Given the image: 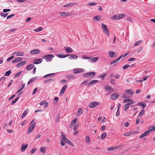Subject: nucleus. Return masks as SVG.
Masks as SVG:
<instances>
[{
    "mask_svg": "<svg viewBox=\"0 0 155 155\" xmlns=\"http://www.w3.org/2000/svg\"><path fill=\"white\" fill-rule=\"evenodd\" d=\"M17 30V29L16 28H13L11 29H10V31L11 32H12L13 31H16Z\"/></svg>",
    "mask_w": 155,
    "mask_h": 155,
    "instance_id": "338daca9",
    "label": "nucleus"
},
{
    "mask_svg": "<svg viewBox=\"0 0 155 155\" xmlns=\"http://www.w3.org/2000/svg\"><path fill=\"white\" fill-rule=\"evenodd\" d=\"M17 62L21 61L23 59L22 58L17 57L15 58Z\"/></svg>",
    "mask_w": 155,
    "mask_h": 155,
    "instance_id": "3c124183",
    "label": "nucleus"
},
{
    "mask_svg": "<svg viewBox=\"0 0 155 155\" xmlns=\"http://www.w3.org/2000/svg\"><path fill=\"white\" fill-rule=\"evenodd\" d=\"M67 56H69V58L70 59H76L78 58L77 55L73 54H67Z\"/></svg>",
    "mask_w": 155,
    "mask_h": 155,
    "instance_id": "1a4fd4ad",
    "label": "nucleus"
},
{
    "mask_svg": "<svg viewBox=\"0 0 155 155\" xmlns=\"http://www.w3.org/2000/svg\"><path fill=\"white\" fill-rule=\"evenodd\" d=\"M106 74L105 73H103L100 74L98 76V77L101 78L102 80H103L104 78L106 76Z\"/></svg>",
    "mask_w": 155,
    "mask_h": 155,
    "instance_id": "2f4dec72",
    "label": "nucleus"
},
{
    "mask_svg": "<svg viewBox=\"0 0 155 155\" xmlns=\"http://www.w3.org/2000/svg\"><path fill=\"white\" fill-rule=\"evenodd\" d=\"M108 54L110 57L115 58L117 56L118 54L117 52L110 51L108 52Z\"/></svg>",
    "mask_w": 155,
    "mask_h": 155,
    "instance_id": "39448f33",
    "label": "nucleus"
},
{
    "mask_svg": "<svg viewBox=\"0 0 155 155\" xmlns=\"http://www.w3.org/2000/svg\"><path fill=\"white\" fill-rule=\"evenodd\" d=\"M27 144H25L23 143L21 145V150L22 152L24 151L28 147Z\"/></svg>",
    "mask_w": 155,
    "mask_h": 155,
    "instance_id": "9d476101",
    "label": "nucleus"
},
{
    "mask_svg": "<svg viewBox=\"0 0 155 155\" xmlns=\"http://www.w3.org/2000/svg\"><path fill=\"white\" fill-rule=\"evenodd\" d=\"M35 67V65L33 64H31L29 65L28 66L26 67V69L28 71L31 70V69Z\"/></svg>",
    "mask_w": 155,
    "mask_h": 155,
    "instance_id": "412c9836",
    "label": "nucleus"
},
{
    "mask_svg": "<svg viewBox=\"0 0 155 155\" xmlns=\"http://www.w3.org/2000/svg\"><path fill=\"white\" fill-rule=\"evenodd\" d=\"M40 52V50L38 49H34L31 51L30 53L31 54H37Z\"/></svg>",
    "mask_w": 155,
    "mask_h": 155,
    "instance_id": "dca6fc26",
    "label": "nucleus"
},
{
    "mask_svg": "<svg viewBox=\"0 0 155 155\" xmlns=\"http://www.w3.org/2000/svg\"><path fill=\"white\" fill-rule=\"evenodd\" d=\"M11 73V71L10 70H9V71L5 72V75L6 76H9Z\"/></svg>",
    "mask_w": 155,
    "mask_h": 155,
    "instance_id": "c03bdc74",
    "label": "nucleus"
},
{
    "mask_svg": "<svg viewBox=\"0 0 155 155\" xmlns=\"http://www.w3.org/2000/svg\"><path fill=\"white\" fill-rule=\"evenodd\" d=\"M67 143H68L70 145L74 147V145L73 143H72L69 140H68V142H67Z\"/></svg>",
    "mask_w": 155,
    "mask_h": 155,
    "instance_id": "4d7b16f0",
    "label": "nucleus"
},
{
    "mask_svg": "<svg viewBox=\"0 0 155 155\" xmlns=\"http://www.w3.org/2000/svg\"><path fill=\"white\" fill-rule=\"evenodd\" d=\"M26 61H24L21 62L17 65V66L18 68L20 67L25 64H26Z\"/></svg>",
    "mask_w": 155,
    "mask_h": 155,
    "instance_id": "a211bd4d",
    "label": "nucleus"
},
{
    "mask_svg": "<svg viewBox=\"0 0 155 155\" xmlns=\"http://www.w3.org/2000/svg\"><path fill=\"white\" fill-rule=\"evenodd\" d=\"M64 49L66 51V52L67 53H71L73 51V50L70 47H64Z\"/></svg>",
    "mask_w": 155,
    "mask_h": 155,
    "instance_id": "2eb2a0df",
    "label": "nucleus"
},
{
    "mask_svg": "<svg viewBox=\"0 0 155 155\" xmlns=\"http://www.w3.org/2000/svg\"><path fill=\"white\" fill-rule=\"evenodd\" d=\"M144 113V110H142L140 112V113L139 114V115L138 117L142 116Z\"/></svg>",
    "mask_w": 155,
    "mask_h": 155,
    "instance_id": "de8ad7c7",
    "label": "nucleus"
},
{
    "mask_svg": "<svg viewBox=\"0 0 155 155\" xmlns=\"http://www.w3.org/2000/svg\"><path fill=\"white\" fill-rule=\"evenodd\" d=\"M142 42V40L139 41H137L135 44L134 45L135 46H137L139 45L140 43H141Z\"/></svg>",
    "mask_w": 155,
    "mask_h": 155,
    "instance_id": "a18cd8bd",
    "label": "nucleus"
},
{
    "mask_svg": "<svg viewBox=\"0 0 155 155\" xmlns=\"http://www.w3.org/2000/svg\"><path fill=\"white\" fill-rule=\"evenodd\" d=\"M91 58V57H87L85 55H83L82 56V58L84 59H90Z\"/></svg>",
    "mask_w": 155,
    "mask_h": 155,
    "instance_id": "8fccbe9b",
    "label": "nucleus"
},
{
    "mask_svg": "<svg viewBox=\"0 0 155 155\" xmlns=\"http://www.w3.org/2000/svg\"><path fill=\"white\" fill-rule=\"evenodd\" d=\"M101 25L103 32L107 35H109L110 32L108 29L107 28V26L103 23H102Z\"/></svg>",
    "mask_w": 155,
    "mask_h": 155,
    "instance_id": "f03ea898",
    "label": "nucleus"
},
{
    "mask_svg": "<svg viewBox=\"0 0 155 155\" xmlns=\"http://www.w3.org/2000/svg\"><path fill=\"white\" fill-rule=\"evenodd\" d=\"M123 97L124 98H129V96L127 93H125L123 94Z\"/></svg>",
    "mask_w": 155,
    "mask_h": 155,
    "instance_id": "37998d69",
    "label": "nucleus"
},
{
    "mask_svg": "<svg viewBox=\"0 0 155 155\" xmlns=\"http://www.w3.org/2000/svg\"><path fill=\"white\" fill-rule=\"evenodd\" d=\"M129 107L128 106V105H127L126 104H125L124 107V110L126 111L128 109Z\"/></svg>",
    "mask_w": 155,
    "mask_h": 155,
    "instance_id": "bf43d9fd",
    "label": "nucleus"
},
{
    "mask_svg": "<svg viewBox=\"0 0 155 155\" xmlns=\"http://www.w3.org/2000/svg\"><path fill=\"white\" fill-rule=\"evenodd\" d=\"M138 105L141 106L143 108H144L146 106V105L145 103L141 102L139 103L138 104Z\"/></svg>",
    "mask_w": 155,
    "mask_h": 155,
    "instance_id": "f704fd0d",
    "label": "nucleus"
},
{
    "mask_svg": "<svg viewBox=\"0 0 155 155\" xmlns=\"http://www.w3.org/2000/svg\"><path fill=\"white\" fill-rule=\"evenodd\" d=\"M119 19L121 18H124L125 16V14H119L118 15Z\"/></svg>",
    "mask_w": 155,
    "mask_h": 155,
    "instance_id": "58836bf2",
    "label": "nucleus"
},
{
    "mask_svg": "<svg viewBox=\"0 0 155 155\" xmlns=\"http://www.w3.org/2000/svg\"><path fill=\"white\" fill-rule=\"evenodd\" d=\"M129 102L131 103V104H132L134 103V101L133 100L131 99H124L123 101V102L124 103Z\"/></svg>",
    "mask_w": 155,
    "mask_h": 155,
    "instance_id": "f3484780",
    "label": "nucleus"
},
{
    "mask_svg": "<svg viewBox=\"0 0 155 155\" xmlns=\"http://www.w3.org/2000/svg\"><path fill=\"white\" fill-rule=\"evenodd\" d=\"M107 136V133L106 132H104L102 135L101 138L102 139H104Z\"/></svg>",
    "mask_w": 155,
    "mask_h": 155,
    "instance_id": "79ce46f5",
    "label": "nucleus"
},
{
    "mask_svg": "<svg viewBox=\"0 0 155 155\" xmlns=\"http://www.w3.org/2000/svg\"><path fill=\"white\" fill-rule=\"evenodd\" d=\"M111 83L114 84H115V80L114 79H112L111 80Z\"/></svg>",
    "mask_w": 155,
    "mask_h": 155,
    "instance_id": "13d9d810",
    "label": "nucleus"
},
{
    "mask_svg": "<svg viewBox=\"0 0 155 155\" xmlns=\"http://www.w3.org/2000/svg\"><path fill=\"white\" fill-rule=\"evenodd\" d=\"M119 97V95L117 93H114L111 95L110 99L114 100L117 98Z\"/></svg>",
    "mask_w": 155,
    "mask_h": 155,
    "instance_id": "0eeeda50",
    "label": "nucleus"
},
{
    "mask_svg": "<svg viewBox=\"0 0 155 155\" xmlns=\"http://www.w3.org/2000/svg\"><path fill=\"white\" fill-rule=\"evenodd\" d=\"M54 74V73H51V74H46V75H45L44 76V78H46L47 77H48L50 76H51L52 75Z\"/></svg>",
    "mask_w": 155,
    "mask_h": 155,
    "instance_id": "5fc2aeb1",
    "label": "nucleus"
},
{
    "mask_svg": "<svg viewBox=\"0 0 155 155\" xmlns=\"http://www.w3.org/2000/svg\"><path fill=\"white\" fill-rule=\"evenodd\" d=\"M149 131L147 130L139 136L140 138H142L143 137L149 134Z\"/></svg>",
    "mask_w": 155,
    "mask_h": 155,
    "instance_id": "9b49d317",
    "label": "nucleus"
},
{
    "mask_svg": "<svg viewBox=\"0 0 155 155\" xmlns=\"http://www.w3.org/2000/svg\"><path fill=\"white\" fill-rule=\"evenodd\" d=\"M69 13L66 12H62L60 13V15L61 16H68L69 14Z\"/></svg>",
    "mask_w": 155,
    "mask_h": 155,
    "instance_id": "393cba45",
    "label": "nucleus"
},
{
    "mask_svg": "<svg viewBox=\"0 0 155 155\" xmlns=\"http://www.w3.org/2000/svg\"><path fill=\"white\" fill-rule=\"evenodd\" d=\"M130 65L128 64H126L123 67V69H125L127 68H128L129 67Z\"/></svg>",
    "mask_w": 155,
    "mask_h": 155,
    "instance_id": "864d4df0",
    "label": "nucleus"
},
{
    "mask_svg": "<svg viewBox=\"0 0 155 155\" xmlns=\"http://www.w3.org/2000/svg\"><path fill=\"white\" fill-rule=\"evenodd\" d=\"M42 61V59L41 58H39L37 59H36L34 61L33 63L35 64H39Z\"/></svg>",
    "mask_w": 155,
    "mask_h": 155,
    "instance_id": "4468645a",
    "label": "nucleus"
},
{
    "mask_svg": "<svg viewBox=\"0 0 155 155\" xmlns=\"http://www.w3.org/2000/svg\"><path fill=\"white\" fill-rule=\"evenodd\" d=\"M68 78L69 79H73L75 78L72 75H69L68 76Z\"/></svg>",
    "mask_w": 155,
    "mask_h": 155,
    "instance_id": "e2e57ef3",
    "label": "nucleus"
},
{
    "mask_svg": "<svg viewBox=\"0 0 155 155\" xmlns=\"http://www.w3.org/2000/svg\"><path fill=\"white\" fill-rule=\"evenodd\" d=\"M83 113V110L81 108H80L78 109L77 115L78 116L81 115Z\"/></svg>",
    "mask_w": 155,
    "mask_h": 155,
    "instance_id": "c756f323",
    "label": "nucleus"
},
{
    "mask_svg": "<svg viewBox=\"0 0 155 155\" xmlns=\"http://www.w3.org/2000/svg\"><path fill=\"white\" fill-rule=\"evenodd\" d=\"M75 5V3H70L68 4H66L65 5H63V7H68L71 6L73 5Z\"/></svg>",
    "mask_w": 155,
    "mask_h": 155,
    "instance_id": "473e14b6",
    "label": "nucleus"
},
{
    "mask_svg": "<svg viewBox=\"0 0 155 155\" xmlns=\"http://www.w3.org/2000/svg\"><path fill=\"white\" fill-rule=\"evenodd\" d=\"M98 59V58L97 57H96L92 59H90L89 60V61L90 62H96Z\"/></svg>",
    "mask_w": 155,
    "mask_h": 155,
    "instance_id": "6ab92c4d",
    "label": "nucleus"
},
{
    "mask_svg": "<svg viewBox=\"0 0 155 155\" xmlns=\"http://www.w3.org/2000/svg\"><path fill=\"white\" fill-rule=\"evenodd\" d=\"M95 74V73L94 72H92L88 73V75H89V76H91L92 77H94V76Z\"/></svg>",
    "mask_w": 155,
    "mask_h": 155,
    "instance_id": "ea45409f",
    "label": "nucleus"
},
{
    "mask_svg": "<svg viewBox=\"0 0 155 155\" xmlns=\"http://www.w3.org/2000/svg\"><path fill=\"white\" fill-rule=\"evenodd\" d=\"M6 130L7 131V132L9 133H12L13 132V130L8 129H6Z\"/></svg>",
    "mask_w": 155,
    "mask_h": 155,
    "instance_id": "6e6d98bb",
    "label": "nucleus"
},
{
    "mask_svg": "<svg viewBox=\"0 0 155 155\" xmlns=\"http://www.w3.org/2000/svg\"><path fill=\"white\" fill-rule=\"evenodd\" d=\"M155 130V126H153L150 127L149 128V130L148 131H149L150 132H151L154 130Z\"/></svg>",
    "mask_w": 155,
    "mask_h": 155,
    "instance_id": "e433bc0d",
    "label": "nucleus"
},
{
    "mask_svg": "<svg viewBox=\"0 0 155 155\" xmlns=\"http://www.w3.org/2000/svg\"><path fill=\"white\" fill-rule=\"evenodd\" d=\"M67 87V85L66 84L64 86V87L62 88L60 93V95H62L64 94V91L66 89Z\"/></svg>",
    "mask_w": 155,
    "mask_h": 155,
    "instance_id": "ddd939ff",
    "label": "nucleus"
},
{
    "mask_svg": "<svg viewBox=\"0 0 155 155\" xmlns=\"http://www.w3.org/2000/svg\"><path fill=\"white\" fill-rule=\"evenodd\" d=\"M73 71L74 73L78 74L84 72V70L82 68H76L74 69Z\"/></svg>",
    "mask_w": 155,
    "mask_h": 155,
    "instance_id": "20e7f679",
    "label": "nucleus"
},
{
    "mask_svg": "<svg viewBox=\"0 0 155 155\" xmlns=\"http://www.w3.org/2000/svg\"><path fill=\"white\" fill-rule=\"evenodd\" d=\"M105 88L106 89H108L110 91H113V89H112L111 87H110V86H109V85L107 84L105 86Z\"/></svg>",
    "mask_w": 155,
    "mask_h": 155,
    "instance_id": "cd10ccee",
    "label": "nucleus"
},
{
    "mask_svg": "<svg viewBox=\"0 0 155 155\" xmlns=\"http://www.w3.org/2000/svg\"><path fill=\"white\" fill-rule=\"evenodd\" d=\"M78 120V119L76 118L72 121L71 123V124L70 125L71 127L73 126L74 124L76 123Z\"/></svg>",
    "mask_w": 155,
    "mask_h": 155,
    "instance_id": "c9c22d12",
    "label": "nucleus"
},
{
    "mask_svg": "<svg viewBox=\"0 0 155 155\" xmlns=\"http://www.w3.org/2000/svg\"><path fill=\"white\" fill-rule=\"evenodd\" d=\"M98 82V81L97 80H92L89 82L87 83V84L88 85V86H90L92 85V84H95Z\"/></svg>",
    "mask_w": 155,
    "mask_h": 155,
    "instance_id": "4be33fe9",
    "label": "nucleus"
},
{
    "mask_svg": "<svg viewBox=\"0 0 155 155\" xmlns=\"http://www.w3.org/2000/svg\"><path fill=\"white\" fill-rule=\"evenodd\" d=\"M140 118L138 116L137 118L136 121V124H138L140 121Z\"/></svg>",
    "mask_w": 155,
    "mask_h": 155,
    "instance_id": "052dcab7",
    "label": "nucleus"
},
{
    "mask_svg": "<svg viewBox=\"0 0 155 155\" xmlns=\"http://www.w3.org/2000/svg\"><path fill=\"white\" fill-rule=\"evenodd\" d=\"M46 149V147H42L40 148V150L42 153H45L46 152L45 151Z\"/></svg>",
    "mask_w": 155,
    "mask_h": 155,
    "instance_id": "c85d7f7f",
    "label": "nucleus"
},
{
    "mask_svg": "<svg viewBox=\"0 0 155 155\" xmlns=\"http://www.w3.org/2000/svg\"><path fill=\"white\" fill-rule=\"evenodd\" d=\"M36 125V123H34L32 124L28 130V131L27 132V134H29L31 132V131L33 130L35 127Z\"/></svg>",
    "mask_w": 155,
    "mask_h": 155,
    "instance_id": "423d86ee",
    "label": "nucleus"
},
{
    "mask_svg": "<svg viewBox=\"0 0 155 155\" xmlns=\"http://www.w3.org/2000/svg\"><path fill=\"white\" fill-rule=\"evenodd\" d=\"M14 15H15L14 14H12V15L7 16V19H8L9 18H10L12 17H13L14 16Z\"/></svg>",
    "mask_w": 155,
    "mask_h": 155,
    "instance_id": "680f3d73",
    "label": "nucleus"
},
{
    "mask_svg": "<svg viewBox=\"0 0 155 155\" xmlns=\"http://www.w3.org/2000/svg\"><path fill=\"white\" fill-rule=\"evenodd\" d=\"M61 134L62 136L63 140L66 143L68 142L69 140L66 137L64 134L62 132H61Z\"/></svg>",
    "mask_w": 155,
    "mask_h": 155,
    "instance_id": "f8f14e48",
    "label": "nucleus"
},
{
    "mask_svg": "<svg viewBox=\"0 0 155 155\" xmlns=\"http://www.w3.org/2000/svg\"><path fill=\"white\" fill-rule=\"evenodd\" d=\"M28 110L26 109L25 110L23 113V114H22V115L21 116V118H23L28 114Z\"/></svg>",
    "mask_w": 155,
    "mask_h": 155,
    "instance_id": "7c9ffc66",
    "label": "nucleus"
},
{
    "mask_svg": "<svg viewBox=\"0 0 155 155\" xmlns=\"http://www.w3.org/2000/svg\"><path fill=\"white\" fill-rule=\"evenodd\" d=\"M54 57L53 54H48L43 57L42 58L45 59L46 62H49L52 60V58Z\"/></svg>",
    "mask_w": 155,
    "mask_h": 155,
    "instance_id": "f257e3e1",
    "label": "nucleus"
},
{
    "mask_svg": "<svg viewBox=\"0 0 155 155\" xmlns=\"http://www.w3.org/2000/svg\"><path fill=\"white\" fill-rule=\"evenodd\" d=\"M100 104L97 102H93L90 103L88 105V107L90 108L95 107L99 105Z\"/></svg>",
    "mask_w": 155,
    "mask_h": 155,
    "instance_id": "7ed1b4c3",
    "label": "nucleus"
},
{
    "mask_svg": "<svg viewBox=\"0 0 155 155\" xmlns=\"http://www.w3.org/2000/svg\"><path fill=\"white\" fill-rule=\"evenodd\" d=\"M118 147L117 146L111 147L108 148L107 149V150L108 151H112V150L117 149L118 148Z\"/></svg>",
    "mask_w": 155,
    "mask_h": 155,
    "instance_id": "a878e982",
    "label": "nucleus"
},
{
    "mask_svg": "<svg viewBox=\"0 0 155 155\" xmlns=\"http://www.w3.org/2000/svg\"><path fill=\"white\" fill-rule=\"evenodd\" d=\"M123 55H121L120 57H119L117 59H116L114 61H113L110 64H112L114 63H116L117 61H119L120 59L122 57Z\"/></svg>",
    "mask_w": 155,
    "mask_h": 155,
    "instance_id": "5701e85b",
    "label": "nucleus"
},
{
    "mask_svg": "<svg viewBox=\"0 0 155 155\" xmlns=\"http://www.w3.org/2000/svg\"><path fill=\"white\" fill-rule=\"evenodd\" d=\"M38 89L37 88H35L34 90L33 91V92L32 94L34 95V94L35 93L37 92V91H38Z\"/></svg>",
    "mask_w": 155,
    "mask_h": 155,
    "instance_id": "69168bd1",
    "label": "nucleus"
},
{
    "mask_svg": "<svg viewBox=\"0 0 155 155\" xmlns=\"http://www.w3.org/2000/svg\"><path fill=\"white\" fill-rule=\"evenodd\" d=\"M37 78V77H35L33 78H31L29 80V81H28L27 84L28 85L29 84L31 83V82H33Z\"/></svg>",
    "mask_w": 155,
    "mask_h": 155,
    "instance_id": "aec40b11",
    "label": "nucleus"
},
{
    "mask_svg": "<svg viewBox=\"0 0 155 155\" xmlns=\"http://www.w3.org/2000/svg\"><path fill=\"white\" fill-rule=\"evenodd\" d=\"M78 127V125H75L73 128V130H75L77 129Z\"/></svg>",
    "mask_w": 155,
    "mask_h": 155,
    "instance_id": "774afa93",
    "label": "nucleus"
},
{
    "mask_svg": "<svg viewBox=\"0 0 155 155\" xmlns=\"http://www.w3.org/2000/svg\"><path fill=\"white\" fill-rule=\"evenodd\" d=\"M19 98V97H18L15 99V100L12 101L11 104L12 105L13 104H14L18 100V99Z\"/></svg>",
    "mask_w": 155,
    "mask_h": 155,
    "instance_id": "09e8293b",
    "label": "nucleus"
},
{
    "mask_svg": "<svg viewBox=\"0 0 155 155\" xmlns=\"http://www.w3.org/2000/svg\"><path fill=\"white\" fill-rule=\"evenodd\" d=\"M111 18L113 20H116L119 19V17L118 15H114L111 17Z\"/></svg>",
    "mask_w": 155,
    "mask_h": 155,
    "instance_id": "bb28decb",
    "label": "nucleus"
},
{
    "mask_svg": "<svg viewBox=\"0 0 155 155\" xmlns=\"http://www.w3.org/2000/svg\"><path fill=\"white\" fill-rule=\"evenodd\" d=\"M22 72V71H20L17 73L16 74L15 76V78H16L18 76H19L21 74Z\"/></svg>",
    "mask_w": 155,
    "mask_h": 155,
    "instance_id": "603ef678",
    "label": "nucleus"
},
{
    "mask_svg": "<svg viewBox=\"0 0 155 155\" xmlns=\"http://www.w3.org/2000/svg\"><path fill=\"white\" fill-rule=\"evenodd\" d=\"M67 54L64 55L63 54H59L57 55V56L60 58H64L67 57Z\"/></svg>",
    "mask_w": 155,
    "mask_h": 155,
    "instance_id": "b1692460",
    "label": "nucleus"
},
{
    "mask_svg": "<svg viewBox=\"0 0 155 155\" xmlns=\"http://www.w3.org/2000/svg\"><path fill=\"white\" fill-rule=\"evenodd\" d=\"M10 11V9H4L3 10V12L4 13H5V12H9Z\"/></svg>",
    "mask_w": 155,
    "mask_h": 155,
    "instance_id": "0e129e2a",
    "label": "nucleus"
},
{
    "mask_svg": "<svg viewBox=\"0 0 155 155\" xmlns=\"http://www.w3.org/2000/svg\"><path fill=\"white\" fill-rule=\"evenodd\" d=\"M133 134V133L132 132H128L125 133L124 134V136H128L132 135Z\"/></svg>",
    "mask_w": 155,
    "mask_h": 155,
    "instance_id": "4c0bfd02",
    "label": "nucleus"
},
{
    "mask_svg": "<svg viewBox=\"0 0 155 155\" xmlns=\"http://www.w3.org/2000/svg\"><path fill=\"white\" fill-rule=\"evenodd\" d=\"M125 91L127 94L129 96H132L134 93V90L132 89L127 90H126Z\"/></svg>",
    "mask_w": 155,
    "mask_h": 155,
    "instance_id": "6e6552de",
    "label": "nucleus"
},
{
    "mask_svg": "<svg viewBox=\"0 0 155 155\" xmlns=\"http://www.w3.org/2000/svg\"><path fill=\"white\" fill-rule=\"evenodd\" d=\"M24 55V53L22 52H18L17 53V56H22Z\"/></svg>",
    "mask_w": 155,
    "mask_h": 155,
    "instance_id": "a19ab883",
    "label": "nucleus"
},
{
    "mask_svg": "<svg viewBox=\"0 0 155 155\" xmlns=\"http://www.w3.org/2000/svg\"><path fill=\"white\" fill-rule=\"evenodd\" d=\"M101 18V17L100 15H97L94 17L93 19L96 21H98Z\"/></svg>",
    "mask_w": 155,
    "mask_h": 155,
    "instance_id": "72a5a7b5",
    "label": "nucleus"
},
{
    "mask_svg": "<svg viewBox=\"0 0 155 155\" xmlns=\"http://www.w3.org/2000/svg\"><path fill=\"white\" fill-rule=\"evenodd\" d=\"M86 140L87 142V143H90L91 140H90V138L88 136H87L86 137Z\"/></svg>",
    "mask_w": 155,
    "mask_h": 155,
    "instance_id": "49530a36",
    "label": "nucleus"
}]
</instances>
